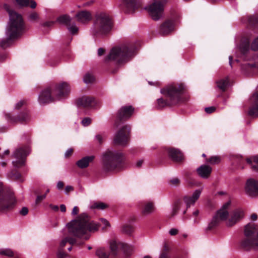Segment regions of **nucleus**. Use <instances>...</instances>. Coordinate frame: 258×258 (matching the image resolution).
Listing matches in <instances>:
<instances>
[{
	"instance_id": "1",
	"label": "nucleus",
	"mask_w": 258,
	"mask_h": 258,
	"mask_svg": "<svg viewBox=\"0 0 258 258\" xmlns=\"http://www.w3.org/2000/svg\"><path fill=\"white\" fill-rule=\"evenodd\" d=\"M5 8L9 12L10 20L6 32L7 38L0 40V47L3 48L9 47L12 40L19 36L24 29L22 16L14 11H10L7 5H5Z\"/></svg>"
},
{
	"instance_id": "2",
	"label": "nucleus",
	"mask_w": 258,
	"mask_h": 258,
	"mask_svg": "<svg viewBox=\"0 0 258 258\" xmlns=\"http://www.w3.org/2000/svg\"><path fill=\"white\" fill-rule=\"evenodd\" d=\"M67 226L71 234L79 238L85 235L86 240L89 238L88 232H94L99 227L97 223L91 221L89 216L85 213L81 214L76 220L72 221Z\"/></svg>"
},
{
	"instance_id": "3",
	"label": "nucleus",
	"mask_w": 258,
	"mask_h": 258,
	"mask_svg": "<svg viewBox=\"0 0 258 258\" xmlns=\"http://www.w3.org/2000/svg\"><path fill=\"white\" fill-rule=\"evenodd\" d=\"M183 84H171L161 89V93L167 97V99L159 98L157 100L156 107L161 109L167 106L176 105L181 101V96L185 91Z\"/></svg>"
},
{
	"instance_id": "4",
	"label": "nucleus",
	"mask_w": 258,
	"mask_h": 258,
	"mask_svg": "<svg viewBox=\"0 0 258 258\" xmlns=\"http://www.w3.org/2000/svg\"><path fill=\"white\" fill-rule=\"evenodd\" d=\"M70 92V87L67 82H62L53 87L45 88L39 94L38 101L40 104L50 103L55 99L67 96Z\"/></svg>"
},
{
	"instance_id": "5",
	"label": "nucleus",
	"mask_w": 258,
	"mask_h": 258,
	"mask_svg": "<svg viewBox=\"0 0 258 258\" xmlns=\"http://www.w3.org/2000/svg\"><path fill=\"white\" fill-rule=\"evenodd\" d=\"M135 50V48L129 44L114 47L106 57V61L112 60L118 64L124 63L134 55Z\"/></svg>"
},
{
	"instance_id": "6",
	"label": "nucleus",
	"mask_w": 258,
	"mask_h": 258,
	"mask_svg": "<svg viewBox=\"0 0 258 258\" xmlns=\"http://www.w3.org/2000/svg\"><path fill=\"white\" fill-rule=\"evenodd\" d=\"M230 202H228L224 204L221 208L219 210L215 216L219 221H224L228 227H232L241 220L244 216V213L242 209H237L232 212L229 214L228 208Z\"/></svg>"
},
{
	"instance_id": "7",
	"label": "nucleus",
	"mask_w": 258,
	"mask_h": 258,
	"mask_svg": "<svg viewBox=\"0 0 258 258\" xmlns=\"http://www.w3.org/2000/svg\"><path fill=\"white\" fill-rule=\"evenodd\" d=\"M123 154L119 152L108 150L102 156L103 170L105 172L117 169L122 161Z\"/></svg>"
},
{
	"instance_id": "8",
	"label": "nucleus",
	"mask_w": 258,
	"mask_h": 258,
	"mask_svg": "<svg viewBox=\"0 0 258 258\" xmlns=\"http://www.w3.org/2000/svg\"><path fill=\"white\" fill-rule=\"evenodd\" d=\"M257 228L254 223H249L245 226L244 238L240 241L241 246L245 250L258 249V240L256 236Z\"/></svg>"
},
{
	"instance_id": "9",
	"label": "nucleus",
	"mask_w": 258,
	"mask_h": 258,
	"mask_svg": "<svg viewBox=\"0 0 258 258\" xmlns=\"http://www.w3.org/2000/svg\"><path fill=\"white\" fill-rule=\"evenodd\" d=\"M111 29V22L109 17L105 14H100L96 16L91 32L94 36H101L109 32Z\"/></svg>"
},
{
	"instance_id": "10",
	"label": "nucleus",
	"mask_w": 258,
	"mask_h": 258,
	"mask_svg": "<svg viewBox=\"0 0 258 258\" xmlns=\"http://www.w3.org/2000/svg\"><path fill=\"white\" fill-rule=\"evenodd\" d=\"M16 203L15 197L9 194L0 182V212H7L14 208Z\"/></svg>"
},
{
	"instance_id": "11",
	"label": "nucleus",
	"mask_w": 258,
	"mask_h": 258,
	"mask_svg": "<svg viewBox=\"0 0 258 258\" xmlns=\"http://www.w3.org/2000/svg\"><path fill=\"white\" fill-rule=\"evenodd\" d=\"M167 1V0H156L148 7L147 10L153 20H158L162 17L164 5Z\"/></svg>"
},
{
	"instance_id": "12",
	"label": "nucleus",
	"mask_w": 258,
	"mask_h": 258,
	"mask_svg": "<svg viewBox=\"0 0 258 258\" xmlns=\"http://www.w3.org/2000/svg\"><path fill=\"white\" fill-rule=\"evenodd\" d=\"M110 249L111 254L114 255H116L119 250H122L126 256H128L134 251L132 246L120 242H117L115 240H112L110 242Z\"/></svg>"
},
{
	"instance_id": "13",
	"label": "nucleus",
	"mask_w": 258,
	"mask_h": 258,
	"mask_svg": "<svg viewBox=\"0 0 258 258\" xmlns=\"http://www.w3.org/2000/svg\"><path fill=\"white\" fill-rule=\"evenodd\" d=\"M30 151L28 148H20L15 151L13 157L16 160L13 162V165L17 168L23 166L25 164V158L29 154Z\"/></svg>"
},
{
	"instance_id": "14",
	"label": "nucleus",
	"mask_w": 258,
	"mask_h": 258,
	"mask_svg": "<svg viewBox=\"0 0 258 258\" xmlns=\"http://www.w3.org/2000/svg\"><path fill=\"white\" fill-rule=\"evenodd\" d=\"M130 127L127 125L123 126L115 134L114 138V143L115 144L124 146L128 141Z\"/></svg>"
},
{
	"instance_id": "15",
	"label": "nucleus",
	"mask_w": 258,
	"mask_h": 258,
	"mask_svg": "<svg viewBox=\"0 0 258 258\" xmlns=\"http://www.w3.org/2000/svg\"><path fill=\"white\" fill-rule=\"evenodd\" d=\"M134 111L132 106H122L117 113V118L115 122L116 125H119L118 121H123L128 119L132 115Z\"/></svg>"
},
{
	"instance_id": "16",
	"label": "nucleus",
	"mask_w": 258,
	"mask_h": 258,
	"mask_svg": "<svg viewBox=\"0 0 258 258\" xmlns=\"http://www.w3.org/2000/svg\"><path fill=\"white\" fill-rule=\"evenodd\" d=\"M57 21L60 23L67 26L68 30L72 34L74 35L78 33V28L75 23H71L72 18L69 16L67 15L61 16L58 18Z\"/></svg>"
},
{
	"instance_id": "17",
	"label": "nucleus",
	"mask_w": 258,
	"mask_h": 258,
	"mask_svg": "<svg viewBox=\"0 0 258 258\" xmlns=\"http://www.w3.org/2000/svg\"><path fill=\"white\" fill-rule=\"evenodd\" d=\"M245 190L246 193L251 197L258 196V181L253 179H248L246 183Z\"/></svg>"
},
{
	"instance_id": "18",
	"label": "nucleus",
	"mask_w": 258,
	"mask_h": 258,
	"mask_svg": "<svg viewBox=\"0 0 258 258\" xmlns=\"http://www.w3.org/2000/svg\"><path fill=\"white\" fill-rule=\"evenodd\" d=\"M202 191V188L196 189L191 195L185 196L183 197V201L186 204V208L194 205L199 199Z\"/></svg>"
},
{
	"instance_id": "19",
	"label": "nucleus",
	"mask_w": 258,
	"mask_h": 258,
	"mask_svg": "<svg viewBox=\"0 0 258 258\" xmlns=\"http://www.w3.org/2000/svg\"><path fill=\"white\" fill-rule=\"evenodd\" d=\"M77 105L84 107H93L97 105V101L91 96H83L77 102Z\"/></svg>"
},
{
	"instance_id": "20",
	"label": "nucleus",
	"mask_w": 258,
	"mask_h": 258,
	"mask_svg": "<svg viewBox=\"0 0 258 258\" xmlns=\"http://www.w3.org/2000/svg\"><path fill=\"white\" fill-rule=\"evenodd\" d=\"M174 29V23L172 20H167L165 21L160 26V33L162 35L169 34Z\"/></svg>"
},
{
	"instance_id": "21",
	"label": "nucleus",
	"mask_w": 258,
	"mask_h": 258,
	"mask_svg": "<svg viewBox=\"0 0 258 258\" xmlns=\"http://www.w3.org/2000/svg\"><path fill=\"white\" fill-rule=\"evenodd\" d=\"M168 154L172 160L176 162H181L184 159V156L182 153L177 149H169L168 150Z\"/></svg>"
},
{
	"instance_id": "22",
	"label": "nucleus",
	"mask_w": 258,
	"mask_h": 258,
	"mask_svg": "<svg viewBox=\"0 0 258 258\" xmlns=\"http://www.w3.org/2000/svg\"><path fill=\"white\" fill-rule=\"evenodd\" d=\"M76 18L78 22L85 24L91 20L92 15L89 11H82L77 13Z\"/></svg>"
},
{
	"instance_id": "23",
	"label": "nucleus",
	"mask_w": 258,
	"mask_h": 258,
	"mask_svg": "<svg viewBox=\"0 0 258 258\" xmlns=\"http://www.w3.org/2000/svg\"><path fill=\"white\" fill-rule=\"evenodd\" d=\"M253 105L249 108L248 114L254 117H258V92L252 96Z\"/></svg>"
},
{
	"instance_id": "24",
	"label": "nucleus",
	"mask_w": 258,
	"mask_h": 258,
	"mask_svg": "<svg viewBox=\"0 0 258 258\" xmlns=\"http://www.w3.org/2000/svg\"><path fill=\"white\" fill-rule=\"evenodd\" d=\"M199 176L203 178H208L212 172V168L207 165H202L197 169Z\"/></svg>"
},
{
	"instance_id": "25",
	"label": "nucleus",
	"mask_w": 258,
	"mask_h": 258,
	"mask_svg": "<svg viewBox=\"0 0 258 258\" xmlns=\"http://www.w3.org/2000/svg\"><path fill=\"white\" fill-rule=\"evenodd\" d=\"M30 120V117L28 112H23L20 114L17 117H14L11 119L13 123H25Z\"/></svg>"
},
{
	"instance_id": "26",
	"label": "nucleus",
	"mask_w": 258,
	"mask_h": 258,
	"mask_svg": "<svg viewBox=\"0 0 258 258\" xmlns=\"http://www.w3.org/2000/svg\"><path fill=\"white\" fill-rule=\"evenodd\" d=\"M154 204L152 202H146L144 204L142 209V214L144 216H147L155 211Z\"/></svg>"
},
{
	"instance_id": "27",
	"label": "nucleus",
	"mask_w": 258,
	"mask_h": 258,
	"mask_svg": "<svg viewBox=\"0 0 258 258\" xmlns=\"http://www.w3.org/2000/svg\"><path fill=\"white\" fill-rule=\"evenodd\" d=\"M95 158L94 156H90L85 157L78 161L77 165L80 168H85L89 166L90 162L93 161Z\"/></svg>"
},
{
	"instance_id": "28",
	"label": "nucleus",
	"mask_w": 258,
	"mask_h": 258,
	"mask_svg": "<svg viewBox=\"0 0 258 258\" xmlns=\"http://www.w3.org/2000/svg\"><path fill=\"white\" fill-rule=\"evenodd\" d=\"M250 41L247 38H244L241 40L239 46V49L242 53H245L249 48Z\"/></svg>"
},
{
	"instance_id": "29",
	"label": "nucleus",
	"mask_w": 258,
	"mask_h": 258,
	"mask_svg": "<svg viewBox=\"0 0 258 258\" xmlns=\"http://www.w3.org/2000/svg\"><path fill=\"white\" fill-rule=\"evenodd\" d=\"M228 84V79L227 78L221 79L217 82V87L222 91H225Z\"/></svg>"
},
{
	"instance_id": "30",
	"label": "nucleus",
	"mask_w": 258,
	"mask_h": 258,
	"mask_svg": "<svg viewBox=\"0 0 258 258\" xmlns=\"http://www.w3.org/2000/svg\"><path fill=\"white\" fill-rule=\"evenodd\" d=\"M246 161L251 165L252 170L258 172V156L254 157L252 161L250 159H247Z\"/></svg>"
},
{
	"instance_id": "31",
	"label": "nucleus",
	"mask_w": 258,
	"mask_h": 258,
	"mask_svg": "<svg viewBox=\"0 0 258 258\" xmlns=\"http://www.w3.org/2000/svg\"><path fill=\"white\" fill-rule=\"evenodd\" d=\"M27 19L30 22H35L39 20V16L37 12H33L28 15Z\"/></svg>"
},
{
	"instance_id": "32",
	"label": "nucleus",
	"mask_w": 258,
	"mask_h": 258,
	"mask_svg": "<svg viewBox=\"0 0 258 258\" xmlns=\"http://www.w3.org/2000/svg\"><path fill=\"white\" fill-rule=\"evenodd\" d=\"M221 159L219 156H214L206 159V162L212 165L217 164L220 163Z\"/></svg>"
},
{
	"instance_id": "33",
	"label": "nucleus",
	"mask_w": 258,
	"mask_h": 258,
	"mask_svg": "<svg viewBox=\"0 0 258 258\" xmlns=\"http://www.w3.org/2000/svg\"><path fill=\"white\" fill-rule=\"evenodd\" d=\"M0 254L2 255H6L12 257L14 256V252L11 249L9 248H1L0 249Z\"/></svg>"
},
{
	"instance_id": "34",
	"label": "nucleus",
	"mask_w": 258,
	"mask_h": 258,
	"mask_svg": "<svg viewBox=\"0 0 258 258\" xmlns=\"http://www.w3.org/2000/svg\"><path fill=\"white\" fill-rule=\"evenodd\" d=\"M219 221L218 219L214 216L211 221L209 223L206 229L207 230H210L215 227L218 225Z\"/></svg>"
},
{
	"instance_id": "35",
	"label": "nucleus",
	"mask_w": 258,
	"mask_h": 258,
	"mask_svg": "<svg viewBox=\"0 0 258 258\" xmlns=\"http://www.w3.org/2000/svg\"><path fill=\"white\" fill-rule=\"evenodd\" d=\"M181 206L182 203L181 202H176L174 206V207L173 208L171 216H174L177 213L178 211L180 210Z\"/></svg>"
},
{
	"instance_id": "36",
	"label": "nucleus",
	"mask_w": 258,
	"mask_h": 258,
	"mask_svg": "<svg viewBox=\"0 0 258 258\" xmlns=\"http://www.w3.org/2000/svg\"><path fill=\"white\" fill-rule=\"evenodd\" d=\"M96 254L99 258H108V254L105 251L104 248H99L96 251Z\"/></svg>"
},
{
	"instance_id": "37",
	"label": "nucleus",
	"mask_w": 258,
	"mask_h": 258,
	"mask_svg": "<svg viewBox=\"0 0 258 258\" xmlns=\"http://www.w3.org/2000/svg\"><path fill=\"white\" fill-rule=\"evenodd\" d=\"M92 207L94 209L104 210L108 207V205L102 202H96L93 204Z\"/></svg>"
},
{
	"instance_id": "38",
	"label": "nucleus",
	"mask_w": 258,
	"mask_h": 258,
	"mask_svg": "<svg viewBox=\"0 0 258 258\" xmlns=\"http://www.w3.org/2000/svg\"><path fill=\"white\" fill-rule=\"evenodd\" d=\"M94 78L93 75L90 74H87L84 77V81L85 83H91L93 82Z\"/></svg>"
},
{
	"instance_id": "39",
	"label": "nucleus",
	"mask_w": 258,
	"mask_h": 258,
	"mask_svg": "<svg viewBox=\"0 0 258 258\" xmlns=\"http://www.w3.org/2000/svg\"><path fill=\"white\" fill-rule=\"evenodd\" d=\"M251 49L254 51L258 50V37L252 41Z\"/></svg>"
},
{
	"instance_id": "40",
	"label": "nucleus",
	"mask_w": 258,
	"mask_h": 258,
	"mask_svg": "<svg viewBox=\"0 0 258 258\" xmlns=\"http://www.w3.org/2000/svg\"><path fill=\"white\" fill-rule=\"evenodd\" d=\"M126 4L128 7H130L134 9L137 4V0H125Z\"/></svg>"
},
{
	"instance_id": "41",
	"label": "nucleus",
	"mask_w": 258,
	"mask_h": 258,
	"mask_svg": "<svg viewBox=\"0 0 258 258\" xmlns=\"http://www.w3.org/2000/svg\"><path fill=\"white\" fill-rule=\"evenodd\" d=\"M16 1L21 7H26L29 5V0H16Z\"/></svg>"
},
{
	"instance_id": "42",
	"label": "nucleus",
	"mask_w": 258,
	"mask_h": 258,
	"mask_svg": "<svg viewBox=\"0 0 258 258\" xmlns=\"http://www.w3.org/2000/svg\"><path fill=\"white\" fill-rule=\"evenodd\" d=\"M91 122V119L89 117L83 118L81 121L82 125L84 126H88Z\"/></svg>"
},
{
	"instance_id": "43",
	"label": "nucleus",
	"mask_w": 258,
	"mask_h": 258,
	"mask_svg": "<svg viewBox=\"0 0 258 258\" xmlns=\"http://www.w3.org/2000/svg\"><path fill=\"white\" fill-rule=\"evenodd\" d=\"M122 231L124 232L130 234L133 231V227L129 225L124 226L122 228Z\"/></svg>"
},
{
	"instance_id": "44",
	"label": "nucleus",
	"mask_w": 258,
	"mask_h": 258,
	"mask_svg": "<svg viewBox=\"0 0 258 258\" xmlns=\"http://www.w3.org/2000/svg\"><path fill=\"white\" fill-rule=\"evenodd\" d=\"M58 258H65L68 256V254L61 249H59L57 253Z\"/></svg>"
},
{
	"instance_id": "45",
	"label": "nucleus",
	"mask_w": 258,
	"mask_h": 258,
	"mask_svg": "<svg viewBox=\"0 0 258 258\" xmlns=\"http://www.w3.org/2000/svg\"><path fill=\"white\" fill-rule=\"evenodd\" d=\"M101 222L104 225L103 228H106L110 226L109 222L105 219L101 218L100 219Z\"/></svg>"
},
{
	"instance_id": "46",
	"label": "nucleus",
	"mask_w": 258,
	"mask_h": 258,
	"mask_svg": "<svg viewBox=\"0 0 258 258\" xmlns=\"http://www.w3.org/2000/svg\"><path fill=\"white\" fill-rule=\"evenodd\" d=\"M73 150L72 148L68 149L64 153L66 158H69L73 154Z\"/></svg>"
},
{
	"instance_id": "47",
	"label": "nucleus",
	"mask_w": 258,
	"mask_h": 258,
	"mask_svg": "<svg viewBox=\"0 0 258 258\" xmlns=\"http://www.w3.org/2000/svg\"><path fill=\"white\" fill-rule=\"evenodd\" d=\"M215 110H216V108L214 106L206 107L205 109V111L207 113H211L214 112Z\"/></svg>"
},
{
	"instance_id": "48",
	"label": "nucleus",
	"mask_w": 258,
	"mask_h": 258,
	"mask_svg": "<svg viewBox=\"0 0 258 258\" xmlns=\"http://www.w3.org/2000/svg\"><path fill=\"white\" fill-rule=\"evenodd\" d=\"M170 182L174 185H177L179 183V180L177 178H173L170 180Z\"/></svg>"
},
{
	"instance_id": "49",
	"label": "nucleus",
	"mask_w": 258,
	"mask_h": 258,
	"mask_svg": "<svg viewBox=\"0 0 258 258\" xmlns=\"http://www.w3.org/2000/svg\"><path fill=\"white\" fill-rule=\"evenodd\" d=\"M25 103V101L24 100H21L19 102H18L15 105V108L17 109H19Z\"/></svg>"
},
{
	"instance_id": "50",
	"label": "nucleus",
	"mask_w": 258,
	"mask_h": 258,
	"mask_svg": "<svg viewBox=\"0 0 258 258\" xmlns=\"http://www.w3.org/2000/svg\"><path fill=\"white\" fill-rule=\"evenodd\" d=\"M65 193L68 194L70 192L74 190V188L72 186L67 185L65 187Z\"/></svg>"
},
{
	"instance_id": "51",
	"label": "nucleus",
	"mask_w": 258,
	"mask_h": 258,
	"mask_svg": "<svg viewBox=\"0 0 258 258\" xmlns=\"http://www.w3.org/2000/svg\"><path fill=\"white\" fill-rule=\"evenodd\" d=\"M178 232V230L176 228H171L169 231V234L172 236L176 235Z\"/></svg>"
},
{
	"instance_id": "52",
	"label": "nucleus",
	"mask_w": 258,
	"mask_h": 258,
	"mask_svg": "<svg viewBox=\"0 0 258 258\" xmlns=\"http://www.w3.org/2000/svg\"><path fill=\"white\" fill-rule=\"evenodd\" d=\"M68 242V237H65L63 238L60 243V247L61 248H62Z\"/></svg>"
},
{
	"instance_id": "53",
	"label": "nucleus",
	"mask_w": 258,
	"mask_h": 258,
	"mask_svg": "<svg viewBox=\"0 0 258 258\" xmlns=\"http://www.w3.org/2000/svg\"><path fill=\"white\" fill-rule=\"evenodd\" d=\"M28 209L26 207H23L20 211V214L23 216H25L28 214Z\"/></svg>"
},
{
	"instance_id": "54",
	"label": "nucleus",
	"mask_w": 258,
	"mask_h": 258,
	"mask_svg": "<svg viewBox=\"0 0 258 258\" xmlns=\"http://www.w3.org/2000/svg\"><path fill=\"white\" fill-rule=\"evenodd\" d=\"M79 212V209L77 206H75L73 209L72 212V215L73 216H75L78 214Z\"/></svg>"
},
{
	"instance_id": "55",
	"label": "nucleus",
	"mask_w": 258,
	"mask_h": 258,
	"mask_svg": "<svg viewBox=\"0 0 258 258\" xmlns=\"http://www.w3.org/2000/svg\"><path fill=\"white\" fill-rule=\"evenodd\" d=\"M46 198V194L41 196H38L37 197L36 202L37 203L40 202L41 201L44 200Z\"/></svg>"
},
{
	"instance_id": "56",
	"label": "nucleus",
	"mask_w": 258,
	"mask_h": 258,
	"mask_svg": "<svg viewBox=\"0 0 258 258\" xmlns=\"http://www.w3.org/2000/svg\"><path fill=\"white\" fill-rule=\"evenodd\" d=\"M68 242L73 245V244H74L75 243H76V240L75 238H73V237H68Z\"/></svg>"
},
{
	"instance_id": "57",
	"label": "nucleus",
	"mask_w": 258,
	"mask_h": 258,
	"mask_svg": "<svg viewBox=\"0 0 258 258\" xmlns=\"http://www.w3.org/2000/svg\"><path fill=\"white\" fill-rule=\"evenodd\" d=\"M170 248L168 245L165 243L163 245V248L162 251H166L167 253L168 254V252L169 251Z\"/></svg>"
},
{
	"instance_id": "58",
	"label": "nucleus",
	"mask_w": 258,
	"mask_h": 258,
	"mask_svg": "<svg viewBox=\"0 0 258 258\" xmlns=\"http://www.w3.org/2000/svg\"><path fill=\"white\" fill-rule=\"evenodd\" d=\"M168 255L166 251H161L159 258H168Z\"/></svg>"
},
{
	"instance_id": "59",
	"label": "nucleus",
	"mask_w": 258,
	"mask_h": 258,
	"mask_svg": "<svg viewBox=\"0 0 258 258\" xmlns=\"http://www.w3.org/2000/svg\"><path fill=\"white\" fill-rule=\"evenodd\" d=\"M64 186V183L61 181H59L57 183V188L58 189H61Z\"/></svg>"
},
{
	"instance_id": "60",
	"label": "nucleus",
	"mask_w": 258,
	"mask_h": 258,
	"mask_svg": "<svg viewBox=\"0 0 258 258\" xmlns=\"http://www.w3.org/2000/svg\"><path fill=\"white\" fill-rule=\"evenodd\" d=\"M96 139L98 142L99 144H101L102 143V137L100 135H97L96 136Z\"/></svg>"
},
{
	"instance_id": "61",
	"label": "nucleus",
	"mask_w": 258,
	"mask_h": 258,
	"mask_svg": "<svg viewBox=\"0 0 258 258\" xmlns=\"http://www.w3.org/2000/svg\"><path fill=\"white\" fill-rule=\"evenodd\" d=\"M250 220L252 221H255L257 219V215L255 213H253L250 216Z\"/></svg>"
},
{
	"instance_id": "62",
	"label": "nucleus",
	"mask_w": 258,
	"mask_h": 258,
	"mask_svg": "<svg viewBox=\"0 0 258 258\" xmlns=\"http://www.w3.org/2000/svg\"><path fill=\"white\" fill-rule=\"evenodd\" d=\"M104 52V49H103L102 48H99L98 49L97 53L99 56H101L102 55H103Z\"/></svg>"
},
{
	"instance_id": "63",
	"label": "nucleus",
	"mask_w": 258,
	"mask_h": 258,
	"mask_svg": "<svg viewBox=\"0 0 258 258\" xmlns=\"http://www.w3.org/2000/svg\"><path fill=\"white\" fill-rule=\"evenodd\" d=\"M53 23H54L53 22H46L43 24V26L46 27H50L52 26Z\"/></svg>"
},
{
	"instance_id": "64",
	"label": "nucleus",
	"mask_w": 258,
	"mask_h": 258,
	"mask_svg": "<svg viewBox=\"0 0 258 258\" xmlns=\"http://www.w3.org/2000/svg\"><path fill=\"white\" fill-rule=\"evenodd\" d=\"M36 3L33 1H32L31 2H30V7L32 9H34L36 8Z\"/></svg>"
}]
</instances>
